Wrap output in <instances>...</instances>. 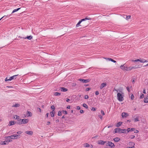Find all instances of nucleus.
<instances>
[{
    "instance_id": "obj_42",
    "label": "nucleus",
    "mask_w": 148,
    "mask_h": 148,
    "mask_svg": "<svg viewBox=\"0 0 148 148\" xmlns=\"http://www.w3.org/2000/svg\"><path fill=\"white\" fill-rule=\"evenodd\" d=\"M22 133H23L22 132V131H18V132H17V134H21Z\"/></svg>"
},
{
    "instance_id": "obj_18",
    "label": "nucleus",
    "mask_w": 148,
    "mask_h": 148,
    "mask_svg": "<svg viewBox=\"0 0 148 148\" xmlns=\"http://www.w3.org/2000/svg\"><path fill=\"white\" fill-rule=\"evenodd\" d=\"M144 102L145 103H148V94L147 95V97H145Z\"/></svg>"
},
{
    "instance_id": "obj_12",
    "label": "nucleus",
    "mask_w": 148,
    "mask_h": 148,
    "mask_svg": "<svg viewBox=\"0 0 148 148\" xmlns=\"http://www.w3.org/2000/svg\"><path fill=\"white\" fill-rule=\"evenodd\" d=\"M18 38H23V39L27 38L28 40H31L32 38V36H27V37H22L21 36H19Z\"/></svg>"
},
{
    "instance_id": "obj_64",
    "label": "nucleus",
    "mask_w": 148,
    "mask_h": 148,
    "mask_svg": "<svg viewBox=\"0 0 148 148\" xmlns=\"http://www.w3.org/2000/svg\"><path fill=\"white\" fill-rule=\"evenodd\" d=\"M48 115H49V113H47V114H46V117H48Z\"/></svg>"
},
{
    "instance_id": "obj_62",
    "label": "nucleus",
    "mask_w": 148,
    "mask_h": 148,
    "mask_svg": "<svg viewBox=\"0 0 148 148\" xmlns=\"http://www.w3.org/2000/svg\"><path fill=\"white\" fill-rule=\"evenodd\" d=\"M50 123V122L49 121H48L47 123V125H48Z\"/></svg>"
},
{
    "instance_id": "obj_11",
    "label": "nucleus",
    "mask_w": 148,
    "mask_h": 148,
    "mask_svg": "<svg viewBox=\"0 0 148 148\" xmlns=\"http://www.w3.org/2000/svg\"><path fill=\"white\" fill-rule=\"evenodd\" d=\"M78 80L82 82L83 83H87L89 82L90 81V80L88 79H79Z\"/></svg>"
},
{
    "instance_id": "obj_27",
    "label": "nucleus",
    "mask_w": 148,
    "mask_h": 148,
    "mask_svg": "<svg viewBox=\"0 0 148 148\" xmlns=\"http://www.w3.org/2000/svg\"><path fill=\"white\" fill-rule=\"evenodd\" d=\"M122 123V122H119L117 123L116 126L117 127H119L121 125Z\"/></svg>"
},
{
    "instance_id": "obj_56",
    "label": "nucleus",
    "mask_w": 148,
    "mask_h": 148,
    "mask_svg": "<svg viewBox=\"0 0 148 148\" xmlns=\"http://www.w3.org/2000/svg\"><path fill=\"white\" fill-rule=\"evenodd\" d=\"M113 126V125H110L109 126H108V128H109V127H112Z\"/></svg>"
},
{
    "instance_id": "obj_26",
    "label": "nucleus",
    "mask_w": 148,
    "mask_h": 148,
    "mask_svg": "<svg viewBox=\"0 0 148 148\" xmlns=\"http://www.w3.org/2000/svg\"><path fill=\"white\" fill-rule=\"evenodd\" d=\"M20 106V105L18 103H16L14 105H13L12 106V107H19Z\"/></svg>"
},
{
    "instance_id": "obj_43",
    "label": "nucleus",
    "mask_w": 148,
    "mask_h": 148,
    "mask_svg": "<svg viewBox=\"0 0 148 148\" xmlns=\"http://www.w3.org/2000/svg\"><path fill=\"white\" fill-rule=\"evenodd\" d=\"M126 89H127V91H128V92H130V87L128 86H127V87H126Z\"/></svg>"
},
{
    "instance_id": "obj_19",
    "label": "nucleus",
    "mask_w": 148,
    "mask_h": 148,
    "mask_svg": "<svg viewBox=\"0 0 148 148\" xmlns=\"http://www.w3.org/2000/svg\"><path fill=\"white\" fill-rule=\"evenodd\" d=\"M16 123V122L14 121H11L9 122V125L10 126Z\"/></svg>"
},
{
    "instance_id": "obj_52",
    "label": "nucleus",
    "mask_w": 148,
    "mask_h": 148,
    "mask_svg": "<svg viewBox=\"0 0 148 148\" xmlns=\"http://www.w3.org/2000/svg\"><path fill=\"white\" fill-rule=\"evenodd\" d=\"M143 93H144V94L146 93L145 89V88H144L143 89Z\"/></svg>"
},
{
    "instance_id": "obj_57",
    "label": "nucleus",
    "mask_w": 148,
    "mask_h": 148,
    "mask_svg": "<svg viewBox=\"0 0 148 148\" xmlns=\"http://www.w3.org/2000/svg\"><path fill=\"white\" fill-rule=\"evenodd\" d=\"M55 112L54 110H53V111H52L50 113L51 114V113H53L55 114Z\"/></svg>"
},
{
    "instance_id": "obj_33",
    "label": "nucleus",
    "mask_w": 148,
    "mask_h": 148,
    "mask_svg": "<svg viewBox=\"0 0 148 148\" xmlns=\"http://www.w3.org/2000/svg\"><path fill=\"white\" fill-rule=\"evenodd\" d=\"M5 138L6 139H12V136L11 135L10 136H6L5 137Z\"/></svg>"
},
{
    "instance_id": "obj_25",
    "label": "nucleus",
    "mask_w": 148,
    "mask_h": 148,
    "mask_svg": "<svg viewBox=\"0 0 148 148\" xmlns=\"http://www.w3.org/2000/svg\"><path fill=\"white\" fill-rule=\"evenodd\" d=\"M125 68L126 69V71H130L132 69L131 66L126 67Z\"/></svg>"
},
{
    "instance_id": "obj_45",
    "label": "nucleus",
    "mask_w": 148,
    "mask_h": 148,
    "mask_svg": "<svg viewBox=\"0 0 148 148\" xmlns=\"http://www.w3.org/2000/svg\"><path fill=\"white\" fill-rule=\"evenodd\" d=\"M89 97L88 95H85V99H87Z\"/></svg>"
},
{
    "instance_id": "obj_53",
    "label": "nucleus",
    "mask_w": 148,
    "mask_h": 148,
    "mask_svg": "<svg viewBox=\"0 0 148 148\" xmlns=\"http://www.w3.org/2000/svg\"><path fill=\"white\" fill-rule=\"evenodd\" d=\"M80 112L81 113V114H82L84 112V111L83 110H81L80 111Z\"/></svg>"
},
{
    "instance_id": "obj_22",
    "label": "nucleus",
    "mask_w": 148,
    "mask_h": 148,
    "mask_svg": "<svg viewBox=\"0 0 148 148\" xmlns=\"http://www.w3.org/2000/svg\"><path fill=\"white\" fill-rule=\"evenodd\" d=\"M126 67H125L124 66V64L123 65H121L120 66V68L121 69H122L123 70V71H126V69L125 68Z\"/></svg>"
},
{
    "instance_id": "obj_14",
    "label": "nucleus",
    "mask_w": 148,
    "mask_h": 148,
    "mask_svg": "<svg viewBox=\"0 0 148 148\" xmlns=\"http://www.w3.org/2000/svg\"><path fill=\"white\" fill-rule=\"evenodd\" d=\"M12 139H16L18 137L20 136V135H17V134H13L12 135Z\"/></svg>"
},
{
    "instance_id": "obj_38",
    "label": "nucleus",
    "mask_w": 148,
    "mask_h": 148,
    "mask_svg": "<svg viewBox=\"0 0 148 148\" xmlns=\"http://www.w3.org/2000/svg\"><path fill=\"white\" fill-rule=\"evenodd\" d=\"M58 116H61L62 115L61 112L60 111H59L58 112Z\"/></svg>"
},
{
    "instance_id": "obj_9",
    "label": "nucleus",
    "mask_w": 148,
    "mask_h": 148,
    "mask_svg": "<svg viewBox=\"0 0 148 148\" xmlns=\"http://www.w3.org/2000/svg\"><path fill=\"white\" fill-rule=\"evenodd\" d=\"M108 144L109 146L111 148H114L115 147V145L114 143L110 141H108V143H107V145H108Z\"/></svg>"
},
{
    "instance_id": "obj_51",
    "label": "nucleus",
    "mask_w": 148,
    "mask_h": 148,
    "mask_svg": "<svg viewBox=\"0 0 148 148\" xmlns=\"http://www.w3.org/2000/svg\"><path fill=\"white\" fill-rule=\"evenodd\" d=\"M91 88H87L86 89V91H89L90 90Z\"/></svg>"
},
{
    "instance_id": "obj_47",
    "label": "nucleus",
    "mask_w": 148,
    "mask_h": 148,
    "mask_svg": "<svg viewBox=\"0 0 148 148\" xmlns=\"http://www.w3.org/2000/svg\"><path fill=\"white\" fill-rule=\"evenodd\" d=\"M98 117L99 118H100L101 120L102 119L103 117L101 115H98Z\"/></svg>"
},
{
    "instance_id": "obj_63",
    "label": "nucleus",
    "mask_w": 148,
    "mask_h": 148,
    "mask_svg": "<svg viewBox=\"0 0 148 148\" xmlns=\"http://www.w3.org/2000/svg\"><path fill=\"white\" fill-rule=\"evenodd\" d=\"M136 67L135 66H133V67H132V69H136Z\"/></svg>"
},
{
    "instance_id": "obj_32",
    "label": "nucleus",
    "mask_w": 148,
    "mask_h": 148,
    "mask_svg": "<svg viewBox=\"0 0 148 148\" xmlns=\"http://www.w3.org/2000/svg\"><path fill=\"white\" fill-rule=\"evenodd\" d=\"M15 116H16V117L15 118V117H14V119H17L18 120H19L20 119H19V116L17 115H15Z\"/></svg>"
},
{
    "instance_id": "obj_3",
    "label": "nucleus",
    "mask_w": 148,
    "mask_h": 148,
    "mask_svg": "<svg viewBox=\"0 0 148 148\" xmlns=\"http://www.w3.org/2000/svg\"><path fill=\"white\" fill-rule=\"evenodd\" d=\"M126 133V129H121L120 128H117L114 129V133Z\"/></svg>"
},
{
    "instance_id": "obj_37",
    "label": "nucleus",
    "mask_w": 148,
    "mask_h": 148,
    "mask_svg": "<svg viewBox=\"0 0 148 148\" xmlns=\"http://www.w3.org/2000/svg\"><path fill=\"white\" fill-rule=\"evenodd\" d=\"M62 112L63 113L65 114H67V112L66 110H63L62 111Z\"/></svg>"
},
{
    "instance_id": "obj_49",
    "label": "nucleus",
    "mask_w": 148,
    "mask_h": 148,
    "mask_svg": "<svg viewBox=\"0 0 148 148\" xmlns=\"http://www.w3.org/2000/svg\"><path fill=\"white\" fill-rule=\"evenodd\" d=\"M142 67V66L141 65H138V66L136 67V69H137L138 68H140Z\"/></svg>"
},
{
    "instance_id": "obj_21",
    "label": "nucleus",
    "mask_w": 148,
    "mask_h": 148,
    "mask_svg": "<svg viewBox=\"0 0 148 148\" xmlns=\"http://www.w3.org/2000/svg\"><path fill=\"white\" fill-rule=\"evenodd\" d=\"M128 116V114L127 113L125 112H123L122 113V116L123 118L124 117H126Z\"/></svg>"
},
{
    "instance_id": "obj_16",
    "label": "nucleus",
    "mask_w": 148,
    "mask_h": 148,
    "mask_svg": "<svg viewBox=\"0 0 148 148\" xmlns=\"http://www.w3.org/2000/svg\"><path fill=\"white\" fill-rule=\"evenodd\" d=\"M106 141H103L102 140H99L98 141V143L100 145H104L106 143Z\"/></svg>"
},
{
    "instance_id": "obj_54",
    "label": "nucleus",
    "mask_w": 148,
    "mask_h": 148,
    "mask_svg": "<svg viewBox=\"0 0 148 148\" xmlns=\"http://www.w3.org/2000/svg\"><path fill=\"white\" fill-rule=\"evenodd\" d=\"M54 114H54L53 113H51V116L52 117H54Z\"/></svg>"
},
{
    "instance_id": "obj_2",
    "label": "nucleus",
    "mask_w": 148,
    "mask_h": 148,
    "mask_svg": "<svg viewBox=\"0 0 148 148\" xmlns=\"http://www.w3.org/2000/svg\"><path fill=\"white\" fill-rule=\"evenodd\" d=\"M29 121V120L28 119H20L18 120L17 123L20 125L22 124H26Z\"/></svg>"
},
{
    "instance_id": "obj_13",
    "label": "nucleus",
    "mask_w": 148,
    "mask_h": 148,
    "mask_svg": "<svg viewBox=\"0 0 148 148\" xmlns=\"http://www.w3.org/2000/svg\"><path fill=\"white\" fill-rule=\"evenodd\" d=\"M107 85L106 83H102L100 86V89H102L103 88V87L106 86Z\"/></svg>"
},
{
    "instance_id": "obj_41",
    "label": "nucleus",
    "mask_w": 148,
    "mask_h": 148,
    "mask_svg": "<svg viewBox=\"0 0 148 148\" xmlns=\"http://www.w3.org/2000/svg\"><path fill=\"white\" fill-rule=\"evenodd\" d=\"M131 99L132 100H134V95L133 94L131 96Z\"/></svg>"
},
{
    "instance_id": "obj_39",
    "label": "nucleus",
    "mask_w": 148,
    "mask_h": 148,
    "mask_svg": "<svg viewBox=\"0 0 148 148\" xmlns=\"http://www.w3.org/2000/svg\"><path fill=\"white\" fill-rule=\"evenodd\" d=\"M131 16L130 15H128L127 16H126V19L128 20L130 18Z\"/></svg>"
},
{
    "instance_id": "obj_5",
    "label": "nucleus",
    "mask_w": 148,
    "mask_h": 148,
    "mask_svg": "<svg viewBox=\"0 0 148 148\" xmlns=\"http://www.w3.org/2000/svg\"><path fill=\"white\" fill-rule=\"evenodd\" d=\"M18 75H14L9 77V78L8 77H6L5 79V81L7 82V81H11L12 79H15L16 78L17 76Z\"/></svg>"
},
{
    "instance_id": "obj_7",
    "label": "nucleus",
    "mask_w": 148,
    "mask_h": 148,
    "mask_svg": "<svg viewBox=\"0 0 148 148\" xmlns=\"http://www.w3.org/2000/svg\"><path fill=\"white\" fill-rule=\"evenodd\" d=\"M12 141V140H11L8 139L6 141H1V145H8L9 142H11Z\"/></svg>"
},
{
    "instance_id": "obj_46",
    "label": "nucleus",
    "mask_w": 148,
    "mask_h": 148,
    "mask_svg": "<svg viewBox=\"0 0 148 148\" xmlns=\"http://www.w3.org/2000/svg\"><path fill=\"white\" fill-rule=\"evenodd\" d=\"M96 109L95 108L92 107V108H91V110L92 111H95L96 110Z\"/></svg>"
},
{
    "instance_id": "obj_40",
    "label": "nucleus",
    "mask_w": 148,
    "mask_h": 148,
    "mask_svg": "<svg viewBox=\"0 0 148 148\" xmlns=\"http://www.w3.org/2000/svg\"><path fill=\"white\" fill-rule=\"evenodd\" d=\"M51 108L53 109V110H54L55 109V108L54 107V106L53 105L51 106Z\"/></svg>"
},
{
    "instance_id": "obj_15",
    "label": "nucleus",
    "mask_w": 148,
    "mask_h": 148,
    "mask_svg": "<svg viewBox=\"0 0 148 148\" xmlns=\"http://www.w3.org/2000/svg\"><path fill=\"white\" fill-rule=\"evenodd\" d=\"M104 58L106 60H109V61H112V62H113L114 63H116V61L113 59L110 58Z\"/></svg>"
},
{
    "instance_id": "obj_6",
    "label": "nucleus",
    "mask_w": 148,
    "mask_h": 148,
    "mask_svg": "<svg viewBox=\"0 0 148 148\" xmlns=\"http://www.w3.org/2000/svg\"><path fill=\"white\" fill-rule=\"evenodd\" d=\"M132 61L133 62H137L138 61H139L140 62H141V63H144V62H148V61H147L145 59L141 60V59L140 58L139 59H137V60H132Z\"/></svg>"
},
{
    "instance_id": "obj_58",
    "label": "nucleus",
    "mask_w": 148,
    "mask_h": 148,
    "mask_svg": "<svg viewBox=\"0 0 148 148\" xmlns=\"http://www.w3.org/2000/svg\"><path fill=\"white\" fill-rule=\"evenodd\" d=\"M132 82L133 83V84H134L135 83V81L134 78L133 79H132Z\"/></svg>"
},
{
    "instance_id": "obj_10",
    "label": "nucleus",
    "mask_w": 148,
    "mask_h": 148,
    "mask_svg": "<svg viewBox=\"0 0 148 148\" xmlns=\"http://www.w3.org/2000/svg\"><path fill=\"white\" fill-rule=\"evenodd\" d=\"M135 130V129L134 128H127V129L126 130L127 133H128L130 132H132L134 131Z\"/></svg>"
},
{
    "instance_id": "obj_55",
    "label": "nucleus",
    "mask_w": 148,
    "mask_h": 148,
    "mask_svg": "<svg viewBox=\"0 0 148 148\" xmlns=\"http://www.w3.org/2000/svg\"><path fill=\"white\" fill-rule=\"evenodd\" d=\"M77 109L78 110H79L80 109V107L77 106Z\"/></svg>"
},
{
    "instance_id": "obj_60",
    "label": "nucleus",
    "mask_w": 148,
    "mask_h": 148,
    "mask_svg": "<svg viewBox=\"0 0 148 148\" xmlns=\"http://www.w3.org/2000/svg\"><path fill=\"white\" fill-rule=\"evenodd\" d=\"M139 132V131L137 130H136L134 132L135 133H138Z\"/></svg>"
},
{
    "instance_id": "obj_23",
    "label": "nucleus",
    "mask_w": 148,
    "mask_h": 148,
    "mask_svg": "<svg viewBox=\"0 0 148 148\" xmlns=\"http://www.w3.org/2000/svg\"><path fill=\"white\" fill-rule=\"evenodd\" d=\"M113 140L115 142H118L120 140V139L119 138L116 137L114 138Z\"/></svg>"
},
{
    "instance_id": "obj_1",
    "label": "nucleus",
    "mask_w": 148,
    "mask_h": 148,
    "mask_svg": "<svg viewBox=\"0 0 148 148\" xmlns=\"http://www.w3.org/2000/svg\"><path fill=\"white\" fill-rule=\"evenodd\" d=\"M88 19L87 18H83L80 20L79 22L77 23L76 25V27H78L79 26H84V27H86L87 25H88V23L87 22H83L82 23V25H80V24L81 23L83 22L84 21Z\"/></svg>"
},
{
    "instance_id": "obj_61",
    "label": "nucleus",
    "mask_w": 148,
    "mask_h": 148,
    "mask_svg": "<svg viewBox=\"0 0 148 148\" xmlns=\"http://www.w3.org/2000/svg\"><path fill=\"white\" fill-rule=\"evenodd\" d=\"M129 148H134L135 146H132V147H128Z\"/></svg>"
},
{
    "instance_id": "obj_36",
    "label": "nucleus",
    "mask_w": 148,
    "mask_h": 148,
    "mask_svg": "<svg viewBox=\"0 0 148 148\" xmlns=\"http://www.w3.org/2000/svg\"><path fill=\"white\" fill-rule=\"evenodd\" d=\"M135 137V136L133 135H130V138L131 139H133Z\"/></svg>"
},
{
    "instance_id": "obj_29",
    "label": "nucleus",
    "mask_w": 148,
    "mask_h": 148,
    "mask_svg": "<svg viewBox=\"0 0 148 148\" xmlns=\"http://www.w3.org/2000/svg\"><path fill=\"white\" fill-rule=\"evenodd\" d=\"M129 145L130 146H134L135 145V143L133 142H130L129 143Z\"/></svg>"
},
{
    "instance_id": "obj_30",
    "label": "nucleus",
    "mask_w": 148,
    "mask_h": 148,
    "mask_svg": "<svg viewBox=\"0 0 148 148\" xmlns=\"http://www.w3.org/2000/svg\"><path fill=\"white\" fill-rule=\"evenodd\" d=\"M84 146L86 147H89L90 146L89 145L88 143H86L84 144Z\"/></svg>"
},
{
    "instance_id": "obj_8",
    "label": "nucleus",
    "mask_w": 148,
    "mask_h": 148,
    "mask_svg": "<svg viewBox=\"0 0 148 148\" xmlns=\"http://www.w3.org/2000/svg\"><path fill=\"white\" fill-rule=\"evenodd\" d=\"M133 117L134 118L133 120L134 122H136L140 121L138 119L139 116L138 114L135 115L134 116H133Z\"/></svg>"
},
{
    "instance_id": "obj_50",
    "label": "nucleus",
    "mask_w": 148,
    "mask_h": 148,
    "mask_svg": "<svg viewBox=\"0 0 148 148\" xmlns=\"http://www.w3.org/2000/svg\"><path fill=\"white\" fill-rule=\"evenodd\" d=\"M95 95H98L99 94V92L98 91H97L95 92Z\"/></svg>"
},
{
    "instance_id": "obj_34",
    "label": "nucleus",
    "mask_w": 148,
    "mask_h": 148,
    "mask_svg": "<svg viewBox=\"0 0 148 148\" xmlns=\"http://www.w3.org/2000/svg\"><path fill=\"white\" fill-rule=\"evenodd\" d=\"M83 106L86 109H87L88 108V106L85 103H84L83 105Z\"/></svg>"
},
{
    "instance_id": "obj_4",
    "label": "nucleus",
    "mask_w": 148,
    "mask_h": 148,
    "mask_svg": "<svg viewBox=\"0 0 148 148\" xmlns=\"http://www.w3.org/2000/svg\"><path fill=\"white\" fill-rule=\"evenodd\" d=\"M117 99L120 101H122L124 100L123 96L120 93H117Z\"/></svg>"
},
{
    "instance_id": "obj_20",
    "label": "nucleus",
    "mask_w": 148,
    "mask_h": 148,
    "mask_svg": "<svg viewBox=\"0 0 148 148\" xmlns=\"http://www.w3.org/2000/svg\"><path fill=\"white\" fill-rule=\"evenodd\" d=\"M61 91L62 92H66L68 90V89L64 87H61L60 88Z\"/></svg>"
},
{
    "instance_id": "obj_59",
    "label": "nucleus",
    "mask_w": 148,
    "mask_h": 148,
    "mask_svg": "<svg viewBox=\"0 0 148 148\" xmlns=\"http://www.w3.org/2000/svg\"><path fill=\"white\" fill-rule=\"evenodd\" d=\"M70 100V99H69L67 98L66 99V102H69V101Z\"/></svg>"
},
{
    "instance_id": "obj_35",
    "label": "nucleus",
    "mask_w": 148,
    "mask_h": 148,
    "mask_svg": "<svg viewBox=\"0 0 148 148\" xmlns=\"http://www.w3.org/2000/svg\"><path fill=\"white\" fill-rule=\"evenodd\" d=\"M144 97V95L143 94L141 93V95L140 96V99H142Z\"/></svg>"
},
{
    "instance_id": "obj_17",
    "label": "nucleus",
    "mask_w": 148,
    "mask_h": 148,
    "mask_svg": "<svg viewBox=\"0 0 148 148\" xmlns=\"http://www.w3.org/2000/svg\"><path fill=\"white\" fill-rule=\"evenodd\" d=\"M25 133L26 134L30 135H32L33 134V132L32 131H27L25 132Z\"/></svg>"
},
{
    "instance_id": "obj_44",
    "label": "nucleus",
    "mask_w": 148,
    "mask_h": 148,
    "mask_svg": "<svg viewBox=\"0 0 148 148\" xmlns=\"http://www.w3.org/2000/svg\"><path fill=\"white\" fill-rule=\"evenodd\" d=\"M101 112L102 115H105V113L103 110H101Z\"/></svg>"
},
{
    "instance_id": "obj_24",
    "label": "nucleus",
    "mask_w": 148,
    "mask_h": 148,
    "mask_svg": "<svg viewBox=\"0 0 148 148\" xmlns=\"http://www.w3.org/2000/svg\"><path fill=\"white\" fill-rule=\"evenodd\" d=\"M27 116H32V113L29 111H27Z\"/></svg>"
},
{
    "instance_id": "obj_28",
    "label": "nucleus",
    "mask_w": 148,
    "mask_h": 148,
    "mask_svg": "<svg viewBox=\"0 0 148 148\" xmlns=\"http://www.w3.org/2000/svg\"><path fill=\"white\" fill-rule=\"evenodd\" d=\"M21 8H18L17 9H15L12 12V14L16 12H17L18 10H19Z\"/></svg>"
},
{
    "instance_id": "obj_48",
    "label": "nucleus",
    "mask_w": 148,
    "mask_h": 148,
    "mask_svg": "<svg viewBox=\"0 0 148 148\" xmlns=\"http://www.w3.org/2000/svg\"><path fill=\"white\" fill-rule=\"evenodd\" d=\"M38 111H39L40 112H41V109L40 108H37Z\"/></svg>"
},
{
    "instance_id": "obj_31",
    "label": "nucleus",
    "mask_w": 148,
    "mask_h": 148,
    "mask_svg": "<svg viewBox=\"0 0 148 148\" xmlns=\"http://www.w3.org/2000/svg\"><path fill=\"white\" fill-rule=\"evenodd\" d=\"M54 95L55 96H59L61 95V93L58 92H55L54 94Z\"/></svg>"
}]
</instances>
